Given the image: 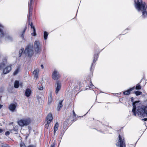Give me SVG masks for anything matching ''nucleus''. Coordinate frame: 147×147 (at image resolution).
I'll return each mask as SVG.
<instances>
[{
	"instance_id": "7",
	"label": "nucleus",
	"mask_w": 147,
	"mask_h": 147,
	"mask_svg": "<svg viewBox=\"0 0 147 147\" xmlns=\"http://www.w3.org/2000/svg\"><path fill=\"white\" fill-rule=\"evenodd\" d=\"M34 46L35 52L37 53L40 52L41 50V46L38 40H36L34 42Z\"/></svg>"
},
{
	"instance_id": "18",
	"label": "nucleus",
	"mask_w": 147,
	"mask_h": 147,
	"mask_svg": "<svg viewBox=\"0 0 147 147\" xmlns=\"http://www.w3.org/2000/svg\"><path fill=\"white\" fill-rule=\"evenodd\" d=\"M52 93H51L50 94L49 96L48 97V102L49 104H51L52 101Z\"/></svg>"
},
{
	"instance_id": "8",
	"label": "nucleus",
	"mask_w": 147,
	"mask_h": 147,
	"mask_svg": "<svg viewBox=\"0 0 147 147\" xmlns=\"http://www.w3.org/2000/svg\"><path fill=\"white\" fill-rule=\"evenodd\" d=\"M59 77L58 72L56 70H55L52 75V78L54 80H57Z\"/></svg>"
},
{
	"instance_id": "35",
	"label": "nucleus",
	"mask_w": 147,
	"mask_h": 147,
	"mask_svg": "<svg viewBox=\"0 0 147 147\" xmlns=\"http://www.w3.org/2000/svg\"><path fill=\"white\" fill-rule=\"evenodd\" d=\"M28 147H36V146L34 145H30L28 146Z\"/></svg>"
},
{
	"instance_id": "44",
	"label": "nucleus",
	"mask_w": 147,
	"mask_h": 147,
	"mask_svg": "<svg viewBox=\"0 0 147 147\" xmlns=\"http://www.w3.org/2000/svg\"><path fill=\"white\" fill-rule=\"evenodd\" d=\"M41 66L42 69H43V66L42 65H41Z\"/></svg>"
},
{
	"instance_id": "33",
	"label": "nucleus",
	"mask_w": 147,
	"mask_h": 147,
	"mask_svg": "<svg viewBox=\"0 0 147 147\" xmlns=\"http://www.w3.org/2000/svg\"><path fill=\"white\" fill-rule=\"evenodd\" d=\"M30 26H31V28L32 29H34V28H35V27L33 25V24L32 23H31V24H30Z\"/></svg>"
},
{
	"instance_id": "17",
	"label": "nucleus",
	"mask_w": 147,
	"mask_h": 147,
	"mask_svg": "<svg viewBox=\"0 0 147 147\" xmlns=\"http://www.w3.org/2000/svg\"><path fill=\"white\" fill-rule=\"evenodd\" d=\"M39 72L38 69H35L33 72V74L35 75L34 77L37 78L38 76V74Z\"/></svg>"
},
{
	"instance_id": "19",
	"label": "nucleus",
	"mask_w": 147,
	"mask_h": 147,
	"mask_svg": "<svg viewBox=\"0 0 147 147\" xmlns=\"http://www.w3.org/2000/svg\"><path fill=\"white\" fill-rule=\"evenodd\" d=\"M59 126V124L57 123H56L54 127V132L55 133L56 131L57 130L58 127Z\"/></svg>"
},
{
	"instance_id": "42",
	"label": "nucleus",
	"mask_w": 147,
	"mask_h": 147,
	"mask_svg": "<svg viewBox=\"0 0 147 147\" xmlns=\"http://www.w3.org/2000/svg\"><path fill=\"white\" fill-rule=\"evenodd\" d=\"M55 147V146L54 144H52L51 146V147Z\"/></svg>"
},
{
	"instance_id": "13",
	"label": "nucleus",
	"mask_w": 147,
	"mask_h": 147,
	"mask_svg": "<svg viewBox=\"0 0 147 147\" xmlns=\"http://www.w3.org/2000/svg\"><path fill=\"white\" fill-rule=\"evenodd\" d=\"M31 91V90L29 89H27L25 92L26 96L27 97H29L30 95Z\"/></svg>"
},
{
	"instance_id": "10",
	"label": "nucleus",
	"mask_w": 147,
	"mask_h": 147,
	"mask_svg": "<svg viewBox=\"0 0 147 147\" xmlns=\"http://www.w3.org/2000/svg\"><path fill=\"white\" fill-rule=\"evenodd\" d=\"M16 106L17 104L16 103H11L9 106V109L11 111L13 112L15 111Z\"/></svg>"
},
{
	"instance_id": "27",
	"label": "nucleus",
	"mask_w": 147,
	"mask_h": 147,
	"mask_svg": "<svg viewBox=\"0 0 147 147\" xmlns=\"http://www.w3.org/2000/svg\"><path fill=\"white\" fill-rule=\"evenodd\" d=\"M26 29V27L24 29V30L23 31L22 34V35H21V37H22V38L23 39L24 38V35H23V34H24L25 33V32Z\"/></svg>"
},
{
	"instance_id": "37",
	"label": "nucleus",
	"mask_w": 147,
	"mask_h": 147,
	"mask_svg": "<svg viewBox=\"0 0 147 147\" xmlns=\"http://www.w3.org/2000/svg\"><path fill=\"white\" fill-rule=\"evenodd\" d=\"M2 147H8V146L7 144H3L2 146Z\"/></svg>"
},
{
	"instance_id": "46",
	"label": "nucleus",
	"mask_w": 147,
	"mask_h": 147,
	"mask_svg": "<svg viewBox=\"0 0 147 147\" xmlns=\"http://www.w3.org/2000/svg\"><path fill=\"white\" fill-rule=\"evenodd\" d=\"M2 26L0 24V27H1Z\"/></svg>"
},
{
	"instance_id": "34",
	"label": "nucleus",
	"mask_w": 147,
	"mask_h": 147,
	"mask_svg": "<svg viewBox=\"0 0 147 147\" xmlns=\"http://www.w3.org/2000/svg\"><path fill=\"white\" fill-rule=\"evenodd\" d=\"M49 123H47L45 125V127L47 128L49 126Z\"/></svg>"
},
{
	"instance_id": "32",
	"label": "nucleus",
	"mask_w": 147,
	"mask_h": 147,
	"mask_svg": "<svg viewBox=\"0 0 147 147\" xmlns=\"http://www.w3.org/2000/svg\"><path fill=\"white\" fill-rule=\"evenodd\" d=\"M32 10H29V16H30L31 15L32 13Z\"/></svg>"
},
{
	"instance_id": "23",
	"label": "nucleus",
	"mask_w": 147,
	"mask_h": 147,
	"mask_svg": "<svg viewBox=\"0 0 147 147\" xmlns=\"http://www.w3.org/2000/svg\"><path fill=\"white\" fill-rule=\"evenodd\" d=\"M136 90H140L141 89V87L140 85L139 84H138L136 85Z\"/></svg>"
},
{
	"instance_id": "4",
	"label": "nucleus",
	"mask_w": 147,
	"mask_h": 147,
	"mask_svg": "<svg viewBox=\"0 0 147 147\" xmlns=\"http://www.w3.org/2000/svg\"><path fill=\"white\" fill-rule=\"evenodd\" d=\"M31 119L29 118L21 119L18 121V123L21 127L27 126L30 124L31 122Z\"/></svg>"
},
{
	"instance_id": "31",
	"label": "nucleus",
	"mask_w": 147,
	"mask_h": 147,
	"mask_svg": "<svg viewBox=\"0 0 147 147\" xmlns=\"http://www.w3.org/2000/svg\"><path fill=\"white\" fill-rule=\"evenodd\" d=\"M38 88L39 90H43V86H41L40 87L39 86H38Z\"/></svg>"
},
{
	"instance_id": "6",
	"label": "nucleus",
	"mask_w": 147,
	"mask_h": 147,
	"mask_svg": "<svg viewBox=\"0 0 147 147\" xmlns=\"http://www.w3.org/2000/svg\"><path fill=\"white\" fill-rule=\"evenodd\" d=\"M118 139V142L116 144L117 147H125V140L122 139L120 135H119Z\"/></svg>"
},
{
	"instance_id": "16",
	"label": "nucleus",
	"mask_w": 147,
	"mask_h": 147,
	"mask_svg": "<svg viewBox=\"0 0 147 147\" xmlns=\"http://www.w3.org/2000/svg\"><path fill=\"white\" fill-rule=\"evenodd\" d=\"M63 101V100H62L59 102L58 107H57V110L59 111L60 110V108L62 107L63 105L62 104V102Z\"/></svg>"
},
{
	"instance_id": "24",
	"label": "nucleus",
	"mask_w": 147,
	"mask_h": 147,
	"mask_svg": "<svg viewBox=\"0 0 147 147\" xmlns=\"http://www.w3.org/2000/svg\"><path fill=\"white\" fill-rule=\"evenodd\" d=\"M135 93L136 96H138L142 94V93L139 91H137L135 92Z\"/></svg>"
},
{
	"instance_id": "38",
	"label": "nucleus",
	"mask_w": 147,
	"mask_h": 147,
	"mask_svg": "<svg viewBox=\"0 0 147 147\" xmlns=\"http://www.w3.org/2000/svg\"><path fill=\"white\" fill-rule=\"evenodd\" d=\"M142 120L143 121H146L147 120V118H144L142 119Z\"/></svg>"
},
{
	"instance_id": "12",
	"label": "nucleus",
	"mask_w": 147,
	"mask_h": 147,
	"mask_svg": "<svg viewBox=\"0 0 147 147\" xmlns=\"http://www.w3.org/2000/svg\"><path fill=\"white\" fill-rule=\"evenodd\" d=\"M134 87L132 88H130L129 90L125 91L123 92L124 94L125 95H127L129 94H130L131 91L134 90Z\"/></svg>"
},
{
	"instance_id": "3",
	"label": "nucleus",
	"mask_w": 147,
	"mask_h": 147,
	"mask_svg": "<svg viewBox=\"0 0 147 147\" xmlns=\"http://www.w3.org/2000/svg\"><path fill=\"white\" fill-rule=\"evenodd\" d=\"M135 5L138 9H146L147 4L142 0H135Z\"/></svg>"
},
{
	"instance_id": "29",
	"label": "nucleus",
	"mask_w": 147,
	"mask_h": 147,
	"mask_svg": "<svg viewBox=\"0 0 147 147\" xmlns=\"http://www.w3.org/2000/svg\"><path fill=\"white\" fill-rule=\"evenodd\" d=\"M24 51V49H22L19 51V56H21V53H22L23 51Z\"/></svg>"
},
{
	"instance_id": "22",
	"label": "nucleus",
	"mask_w": 147,
	"mask_h": 147,
	"mask_svg": "<svg viewBox=\"0 0 147 147\" xmlns=\"http://www.w3.org/2000/svg\"><path fill=\"white\" fill-rule=\"evenodd\" d=\"M33 0H30L29 1V9H31L33 8L32 7V3Z\"/></svg>"
},
{
	"instance_id": "21",
	"label": "nucleus",
	"mask_w": 147,
	"mask_h": 147,
	"mask_svg": "<svg viewBox=\"0 0 147 147\" xmlns=\"http://www.w3.org/2000/svg\"><path fill=\"white\" fill-rule=\"evenodd\" d=\"M48 36V34L46 32H44V38L46 40L47 38V37Z\"/></svg>"
},
{
	"instance_id": "30",
	"label": "nucleus",
	"mask_w": 147,
	"mask_h": 147,
	"mask_svg": "<svg viewBox=\"0 0 147 147\" xmlns=\"http://www.w3.org/2000/svg\"><path fill=\"white\" fill-rule=\"evenodd\" d=\"M3 35V31L0 29V36H2Z\"/></svg>"
},
{
	"instance_id": "43",
	"label": "nucleus",
	"mask_w": 147,
	"mask_h": 147,
	"mask_svg": "<svg viewBox=\"0 0 147 147\" xmlns=\"http://www.w3.org/2000/svg\"><path fill=\"white\" fill-rule=\"evenodd\" d=\"M73 114H74V115L75 117L76 116V114L75 113L74 111V112H73Z\"/></svg>"
},
{
	"instance_id": "5",
	"label": "nucleus",
	"mask_w": 147,
	"mask_h": 147,
	"mask_svg": "<svg viewBox=\"0 0 147 147\" xmlns=\"http://www.w3.org/2000/svg\"><path fill=\"white\" fill-rule=\"evenodd\" d=\"M24 53L26 55L32 56L34 53L32 45H29L26 46Z\"/></svg>"
},
{
	"instance_id": "2",
	"label": "nucleus",
	"mask_w": 147,
	"mask_h": 147,
	"mask_svg": "<svg viewBox=\"0 0 147 147\" xmlns=\"http://www.w3.org/2000/svg\"><path fill=\"white\" fill-rule=\"evenodd\" d=\"M4 61L0 64V69H3V73L4 74H6L10 71L11 70V67L10 65L7 66L5 67L7 64V58L5 57Z\"/></svg>"
},
{
	"instance_id": "11",
	"label": "nucleus",
	"mask_w": 147,
	"mask_h": 147,
	"mask_svg": "<svg viewBox=\"0 0 147 147\" xmlns=\"http://www.w3.org/2000/svg\"><path fill=\"white\" fill-rule=\"evenodd\" d=\"M52 119L53 117L51 114H48L47 118V123H50L52 120Z\"/></svg>"
},
{
	"instance_id": "1",
	"label": "nucleus",
	"mask_w": 147,
	"mask_h": 147,
	"mask_svg": "<svg viewBox=\"0 0 147 147\" xmlns=\"http://www.w3.org/2000/svg\"><path fill=\"white\" fill-rule=\"evenodd\" d=\"M139 101L133 102L132 112L134 115L141 117H147V106H139Z\"/></svg>"
},
{
	"instance_id": "36",
	"label": "nucleus",
	"mask_w": 147,
	"mask_h": 147,
	"mask_svg": "<svg viewBox=\"0 0 147 147\" xmlns=\"http://www.w3.org/2000/svg\"><path fill=\"white\" fill-rule=\"evenodd\" d=\"M9 132L8 131L6 132L5 133V135H6V136H8L9 135Z\"/></svg>"
},
{
	"instance_id": "14",
	"label": "nucleus",
	"mask_w": 147,
	"mask_h": 147,
	"mask_svg": "<svg viewBox=\"0 0 147 147\" xmlns=\"http://www.w3.org/2000/svg\"><path fill=\"white\" fill-rule=\"evenodd\" d=\"M18 126L17 125H16L15 127H13V130H10V131L12 133L16 134V132L18 131Z\"/></svg>"
},
{
	"instance_id": "45",
	"label": "nucleus",
	"mask_w": 147,
	"mask_h": 147,
	"mask_svg": "<svg viewBox=\"0 0 147 147\" xmlns=\"http://www.w3.org/2000/svg\"><path fill=\"white\" fill-rule=\"evenodd\" d=\"M93 86L92 84H91L90 85V86Z\"/></svg>"
},
{
	"instance_id": "25",
	"label": "nucleus",
	"mask_w": 147,
	"mask_h": 147,
	"mask_svg": "<svg viewBox=\"0 0 147 147\" xmlns=\"http://www.w3.org/2000/svg\"><path fill=\"white\" fill-rule=\"evenodd\" d=\"M33 32L32 33V35L33 36H36V32L35 28H34L33 29Z\"/></svg>"
},
{
	"instance_id": "41",
	"label": "nucleus",
	"mask_w": 147,
	"mask_h": 147,
	"mask_svg": "<svg viewBox=\"0 0 147 147\" xmlns=\"http://www.w3.org/2000/svg\"><path fill=\"white\" fill-rule=\"evenodd\" d=\"M133 98H131V100L132 102H133Z\"/></svg>"
},
{
	"instance_id": "26",
	"label": "nucleus",
	"mask_w": 147,
	"mask_h": 147,
	"mask_svg": "<svg viewBox=\"0 0 147 147\" xmlns=\"http://www.w3.org/2000/svg\"><path fill=\"white\" fill-rule=\"evenodd\" d=\"M19 71V69H17L14 72L13 74L15 75H16L18 72Z\"/></svg>"
},
{
	"instance_id": "28",
	"label": "nucleus",
	"mask_w": 147,
	"mask_h": 147,
	"mask_svg": "<svg viewBox=\"0 0 147 147\" xmlns=\"http://www.w3.org/2000/svg\"><path fill=\"white\" fill-rule=\"evenodd\" d=\"M20 147H26L25 145L22 142L20 144Z\"/></svg>"
},
{
	"instance_id": "39",
	"label": "nucleus",
	"mask_w": 147,
	"mask_h": 147,
	"mask_svg": "<svg viewBox=\"0 0 147 147\" xmlns=\"http://www.w3.org/2000/svg\"><path fill=\"white\" fill-rule=\"evenodd\" d=\"M3 131V130L0 128V133H1Z\"/></svg>"
},
{
	"instance_id": "9",
	"label": "nucleus",
	"mask_w": 147,
	"mask_h": 147,
	"mask_svg": "<svg viewBox=\"0 0 147 147\" xmlns=\"http://www.w3.org/2000/svg\"><path fill=\"white\" fill-rule=\"evenodd\" d=\"M55 93L56 94H57L61 89V84L58 82H57L55 84Z\"/></svg>"
},
{
	"instance_id": "40",
	"label": "nucleus",
	"mask_w": 147,
	"mask_h": 147,
	"mask_svg": "<svg viewBox=\"0 0 147 147\" xmlns=\"http://www.w3.org/2000/svg\"><path fill=\"white\" fill-rule=\"evenodd\" d=\"M3 105L0 104V109H1L3 107Z\"/></svg>"
},
{
	"instance_id": "15",
	"label": "nucleus",
	"mask_w": 147,
	"mask_h": 147,
	"mask_svg": "<svg viewBox=\"0 0 147 147\" xmlns=\"http://www.w3.org/2000/svg\"><path fill=\"white\" fill-rule=\"evenodd\" d=\"M142 13L143 16L145 18L147 17V11L146 10H139Z\"/></svg>"
},
{
	"instance_id": "20",
	"label": "nucleus",
	"mask_w": 147,
	"mask_h": 147,
	"mask_svg": "<svg viewBox=\"0 0 147 147\" xmlns=\"http://www.w3.org/2000/svg\"><path fill=\"white\" fill-rule=\"evenodd\" d=\"M19 86V83L17 81H15L14 83V87L16 88H18Z\"/></svg>"
}]
</instances>
